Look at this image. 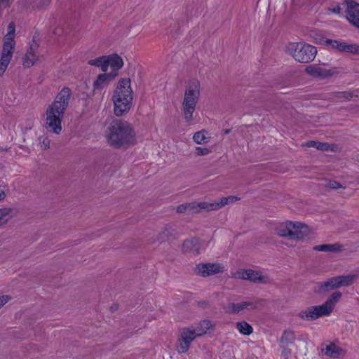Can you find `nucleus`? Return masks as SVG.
Wrapping results in <instances>:
<instances>
[{"instance_id": "1", "label": "nucleus", "mask_w": 359, "mask_h": 359, "mask_svg": "<svg viewBox=\"0 0 359 359\" xmlns=\"http://www.w3.org/2000/svg\"><path fill=\"white\" fill-rule=\"evenodd\" d=\"M71 90L63 88L56 95L54 101L49 104L46 110V129L55 134L62 132V121L68 108Z\"/></svg>"}, {"instance_id": "2", "label": "nucleus", "mask_w": 359, "mask_h": 359, "mask_svg": "<svg viewBox=\"0 0 359 359\" xmlns=\"http://www.w3.org/2000/svg\"><path fill=\"white\" fill-rule=\"evenodd\" d=\"M105 133L109 144L115 147L132 144L136 141L133 128L126 121L112 120L107 127Z\"/></svg>"}, {"instance_id": "3", "label": "nucleus", "mask_w": 359, "mask_h": 359, "mask_svg": "<svg viewBox=\"0 0 359 359\" xmlns=\"http://www.w3.org/2000/svg\"><path fill=\"white\" fill-rule=\"evenodd\" d=\"M133 99V91L131 88L130 79L118 80L114 91L112 100L114 113L116 116H121L130 109Z\"/></svg>"}, {"instance_id": "4", "label": "nucleus", "mask_w": 359, "mask_h": 359, "mask_svg": "<svg viewBox=\"0 0 359 359\" xmlns=\"http://www.w3.org/2000/svg\"><path fill=\"white\" fill-rule=\"evenodd\" d=\"M200 96V83L195 81L190 83L187 87L183 101L182 111L185 122L192 124L194 120V113Z\"/></svg>"}, {"instance_id": "5", "label": "nucleus", "mask_w": 359, "mask_h": 359, "mask_svg": "<svg viewBox=\"0 0 359 359\" xmlns=\"http://www.w3.org/2000/svg\"><path fill=\"white\" fill-rule=\"evenodd\" d=\"M285 52L299 62L308 63L314 60L317 50L305 42H290L285 46Z\"/></svg>"}, {"instance_id": "6", "label": "nucleus", "mask_w": 359, "mask_h": 359, "mask_svg": "<svg viewBox=\"0 0 359 359\" xmlns=\"http://www.w3.org/2000/svg\"><path fill=\"white\" fill-rule=\"evenodd\" d=\"M88 64L91 66L100 67L103 72H107L109 68L111 69L109 74H114L116 77L119 70L124 65L123 60L116 53L98 57L90 60Z\"/></svg>"}, {"instance_id": "7", "label": "nucleus", "mask_w": 359, "mask_h": 359, "mask_svg": "<svg viewBox=\"0 0 359 359\" xmlns=\"http://www.w3.org/2000/svg\"><path fill=\"white\" fill-rule=\"evenodd\" d=\"M316 43H319L327 46L330 49L338 52L346 53L359 54V45L354 43H350L344 40H332V39H319L316 41Z\"/></svg>"}, {"instance_id": "8", "label": "nucleus", "mask_w": 359, "mask_h": 359, "mask_svg": "<svg viewBox=\"0 0 359 359\" xmlns=\"http://www.w3.org/2000/svg\"><path fill=\"white\" fill-rule=\"evenodd\" d=\"M355 275L339 276L329 278L318 284L320 292H327L343 286H348L353 282Z\"/></svg>"}, {"instance_id": "9", "label": "nucleus", "mask_w": 359, "mask_h": 359, "mask_svg": "<svg viewBox=\"0 0 359 359\" xmlns=\"http://www.w3.org/2000/svg\"><path fill=\"white\" fill-rule=\"evenodd\" d=\"M198 337L193 327H184L180 330L177 339V351L179 353H185L188 351L191 343Z\"/></svg>"}, {"instance_id": "10", "label": "nucleus", "mask_w": 359, "mask_h": 359, "mask_svg": "<svg viewBox=\"0 0 359 359\" xmlns=\"http://www.w3.org/2000/svg\"><path fill=\"white\" fill-rule=\"evenodd\" d=\"M231 277L236 279L248 280L256 283H268L270 282L269 276L264 275L259 271L252 269H239L233 273Z\"/></svg>"}, {"instance_id": "11", "label": "nucleus", "mask_w": 359, "mask_h": 359, "mask_svg": "<svg viewBox=\"0 0 359 359\" xmlns=\"http://www.w3.org/2000/svg\"><path fill=\"white\" fill-rule=\"evenodd\" d=\"M225 271V265L220 262L199 263L194 269L195 273L203 278L222 273Z\"/></svg>"}, {"instance_id": "12", "label": "nucleus", "mask_w": 359, "mask_h": 359, "mask_svg": "<svg viewBox=\"0 0 359 359\" xmlns=\"http://www.w3.org/2000/svg\"><path fill=\"white\" fill-rule=\"evenodd\" d=\"M41 57V51L39 48V39L34 36L33 39L29 44V48L23 57V66L25 67H32Z\"/></svg>"}, {"instance_id": "13", "label": "nucleus", "mask_w": 359, "mask_h": 359, "mask_svg": "<svg viewBox=\"0 0 359 359\" xmlns=\"http://www.w3.org/2000/svg\"><path fill=\"white\" fill-rule=\"evenodd\" d=\"M305 72L309 76L318 79H328L339 73V69L337 67L327 69L318 65H311L306 67Z\"/></svg>"}, {"instance_id": "14", "label": "nucleus", "mask_w": 359, "mask_h": 359, "mask_svg": "<svg viewBox=\"0 0 359 359\" xmlns=\"http://www.w3.org/2000/svg\"><path fill=\"white\" fill-rule=\"evenodd\" d=\"M259 300H248L237 303H229L224 309L229 314H238L257 309Z\"/></svg>"}, {"instance_id": "15", "label": "nucleus", "mask_w": 359, "mask_h": 359, "mask_svg": "<svg viewBox=\"0 0 359 359\" xmlns=\"http://www.w3.org/2000/svg\"><path fill=\"white\" fill-rule=\"evenodd\" d=\"M330 313L323 304L311 306L298 313V317L304 320H314L323 316H329Z\"/></svg>"}, {"instance_id": "16", "label": "nucleus", "mask_w": 359, "mask_h": 359, "mask_svg": "<svg viewBox=\"0 0 359 359\" xmlns=\"http://www.w3.org/2000/svg\"><path fill=\"white\" fill-rule=\"evenodd\" d=\"M342 6L345 8L347 20L359 28V4L354 0H344Z\"/></svg>"}, {"instance_id": "17", "label": "nucleus", "mask_w": 359, "mask_h": 359, "mask_svg": "<svg viewBox=\"0 0 359 359\" xmlns=\"http://www.w3.org/2000/svg\"><path fill=\"white\" fill-rule=\"evenodd\" d=\"M290 227L289 237L292 240H300L304 238L309 232V229L306 224L299 222H292Z\"/></svg>"}, {"instance_id": "18", "label": "nucleus", "mask_w": 359, "mask_h": 359, "mask_svg": "<svg viewBox=\"0 0 359 359\" xmlns=\"http://www.w3.org/2000/svg\"><path fill=\"white\" fill-rule=\"evenodd\" d=\"M203 249V242L196 238H192L184 241L182 250L184 252H190L198 255Z\"/></svg>"}, {"instance_id": "19", "label": "nucleus", "mask_w": 359, "mask_h": 359, "mask_svg": "<svg viewBox=\"0 0 359 359\" xmlns=\"http://www.w3.org/2000/svg\"><path fill=\"white\" fill-rule=\"evenodd\" d=\"M191 326L198 337L210 333L215 330V324L208 319L202 320L198 324Z\"/></svg>"}, {"instance_id": "20", "label": "nucleus", "mask_w": 359, "mask_h": 359, "mask_svg": "<svg viewBox=\"0 0 359 359\" xmlns=\"http://www.w3.org/2000/svg\"><path fill=\"white\" fill-rule=\"evenodd\" d=\"M13 53L14 50H10L4 47L2 48L0 57V78L6 72L8 66L13 58Z\"/></svg>"}, {"instance_id": "21", "label": "nucleus", "mask_w": 359, "mask_h": 359, "mask_svg": "<svg viewBox=\"0 0 359 359\" xmlns=\"http://www.w3.org/2000/svg\"><path fill=\"white\" fill-rule=\"evenodd\" d=\"M116 77L114 74L104 72V74H99L93 82V89L102 90L106 88L109 83L113 81Z\"/></svg>"}, {"instance_id": "22", "label": "nucleus", "mask_w": 359, "mask_h": 359, "mask_svg": "<svg viewBox=\"0 0 359 359\" xmlns=\"http://www.w3.org/2000/svg\"><path fill=\"white\" fill-rule=\"evenodd\" d=\"M322 353L328 357L337 358L342 355L344 351L334 343H329L325 345L322 348Z\"/></svg>"}, {"instance_id": "23", "label": "nucleus", "mask_w": 359, "mask_h": 359, "mask_svg": "<svg viewBox=\"0 0 359 359\" xmlns=\"http://www.w3.org/2000/svg\"><path fill=\"white\" fill-rule=\"evenodd\" d=\"M15 34V27L13 22L9 24L8 27V32L4 38L3 47L10 50H14L15 42L14 37Z\"/></svg>"}, {"instance_id": "24", "label": "nucleus", "mask_w": 359, "mask_h": 359, "mask_svg": "<svg viewBox=\"0 0 359 359\" xmlns=\"http://www.w3.org/2000/svg\"><path fill=\"white\" fill-rule=\"evenodd\" d=\"M193 141L197 144H206L210 142L211 135L206 130H201L194 133Z\"/></svg>"}, {"instance_id": "25", "label": "nucleus", "mask_w": 359, "mask_h": 359, "mask_svg": "<svg viewBox=\"0 0 359 359\" xmlns=\"http://www.w3.org/2000/svg\"><path fill=\"white\" fill-rule=\"evenodd\" d=\"M194 212H199L201 210L212 211L218 210L217 201L215 202H194Z\"/></svg>"}, {"instance_id": "26", "label": "nucleus", "mask_w": 359, "mask_h": 359, "mask_svg": "<svg viewBox=\"0 0 359 359\" xmlns=\"http://www.w3.org/2000/svg\"><path fill=\"white\" fill-rule=\"evenodd\" d=\"M313 250L320 252H339L342 251L343 247L339 243L322 244L314 246Z\"/></svg>"}, {"instance_id": "27", "label": "nucleus", "mask_w": 359, "mask_h": 359, "mask_svg": "<svg viewBox=\"0 0 359 359\" xmlns=\"http://www.w3.org/2000/svg\"><path fill=\"white\" fill-rule=\"evenodd\" d=\"M341 297V293L340 292H335L323 304L330 314L332 312L336 303L339 300Z\"/></svg>"}, {"instance_id": "28", "label": "nucleus", "mask_w": 359, "mask_h": 359, "mask_svg": "<svg viewBox=\"0 0 359 359\" xmlns=\"http://www.w3.org/2000/svg\"><path fill=\"white\" fill-rule=\"evenodd\" d=\"M341 297V293L340 292H335L323 304L330 314L332 312L336 303L339 300Z\"/></svg>"}, {"instance_id": "29", "label": "nucleus", "mask_w": 359, "mask_h": 359, "mask_svg": "<svg viewBox=\"0 0 359 359\" xmlns=\"http://www.w3.org/2000/svg\"><path fill=\"white\" fill-rule=\"evenodd\" d=\"M291 226V221H285L278 224L276 228L275 231L276 233L280 237H289L290 227Z\"/></svg>"}, {"instance_id": "30", "label": "nucleus", "mask_w": 359, "mask_h": 359, "mask_svg": "<svg viewBox=\"0 0 359 359\" xmlns=\"http://www.w3.org/2000/svg\"><path fill=\"white\" fill-rule=\"evenodd\" d=\"M236 328L243 335H250L253 332V327L246 321H240L236 323Z\"/></svg>"}, {"instance_id": "31", "label": "nucleus", "mask_w": 359, "mask_h": 359, "mask_svg": "<svg viewBox=\"0 0 359 359\" xmlns=\"http://www.w3.org/2000/svg\"><path fill=\"white\" fill-rule=\"evenodd\" d=\"M28 4L36 10H42L48 8L52 0H27Z\"/></svg>"}, {"instance_id": "32", "label": "nucleus", "mask_w": 359, "mask_h": 359, "mask_svg": "<svg viewBox=\"0 0 359 359\" xmlns=\"http://www.w3.org/2000/svg\"><path fill=\"white\" fill-rule=\"evenodd\" d=\"M240 200V198L233 196H229L227 197H223L220 198L219 200L217 201L218 210L224 207L226 205L234 203L235 202Z\"/></svg>"}, {"instance_id": "33", "label": "nucleus", "mask_w": 359, "mask_h": 359, "mask_svg": "<svg viewBox=\"0 0 359 359\" xmlns=\"http://www.w3.org/2000/svg\"><path fill=\"white\" fill-rule=\"evenodd\" d=\"M12 217V210L8 208H0V226L7 223Z\"/></svg>"}, {"instance_id": "34", "label": "nucleus", "mask_w": 359, "mask_h": 359, "mask_svg": "<svg viewBox=\"0 0 359 359\" xmlns=\"http://www.w3.org/2000/svg\"><path fill=\"white\" fill-rule=\"evenodd\" d=\"M295 336L294 333L292 330H285L283 332L281 337L280 341L285 344H289L293 342L294 340Z\"/></svg>"}, {"instance_id": "35", "label": "nucleus", "mask_w": 359, "mask_h": 359, "mask_svg": "<svg viewBox=\"0 0 359 359\" xmlns=\"http://www.w3.org/2000/svg\"><path fill=\"white\" fill-rule=\"evenodd\" d=\"M332 99L335 102H342L344 100H350L352 97V94L348 92H337L332 95Z\"/></svg>"}, {"instance_id": "36", "label": "nucleus", "mask_w": 359, "mask_h": 359, "mask_svg": "<svg viewBox=\"0 0 359 359\" xmlns=\"http://www.w3.org/2000/svg\"><path fill=\"white\" fill-rule=\"evenodd\" d=\"M177 211L180 213H195L194 203L182 204L177 208Z\"/></svg>"}, {"instance_id": "37", "label": "nucleus", "mask_w": 359, "mask_h": 359, "mask_svg": "<svg viewBox=\"0 0 359 359\" xmlns=\"http://www.w3.org/2000/svg\"><path fill=\"white\" fill-rule=\"evenodd\" d=\"M50 140L46 136H41L39 138V146L43 150L48 149L50 147Z\"/></svg>"}, {"instance_id": "38", "label": "nucleus", "mask_w": 359, "mask_h": 359, "mask_svg": "<svg viewBox=\"0 0 359 359\" xmlns=\"http://www.w3.org/2000/svg\"><path fill=\"white\" fill-rule=\"evenodd\" d=\"M343 8L345 9L342 4H334L328 8V11L334 14H339Z\"/></svg>"}, {"instance_id": "39", "label": "nucleus", "mask_w": 359, "mask_h": 359, "mask_svg": "<svg viewBox=\"0 0 359 359\" xmlns=\"http://www.w3.org/2000/svg\"><path fill=\"white\" fill-rule=\"evenodd\" d=\"M196 151L198 156H205L209 154L211 152V150L207 147H197L196 148Z\"/></svg>"}, {"instance_id": "40", "label": "nucleus", "mask_w": 359, "mask_h": 359, "mask_svg": "<svg viewBox=\"0 0 359 359\" xmlns=\"http://www.w3.org/2000/svg\"><path fill=\"white\" fill-rule=\"evenodd\" d=\"M11 299V297L7 294L0 296V309Z\"/></svg>"}, {"instance_id": "41", "label": "nucleus", "mask_w": 359, "mask_h": 359, "mask_svg": "<svg viewBox=\"0 0 359 359\" xmlns=\"http://www.w3.org/2000/svg\"><path fill=\"white\" fill-rule=\"evenodd\" d=\"M325 187L333 189H337L340 188L341 185L339 182H337L336 181H329L325 184Z\"/></svg>"}, {"instance_id": "42", "label": "nucleus", "mask_w": 359, "mask_h": 359, "mask_svg": "<svg viewBox=\"0 0 359 359\" xmlns=\"http://www.w3.org/2000/svg\"><path fill=\"white\" fill-rule=\"evenodd\" d=\"M329 145L326 143L319 142L318 143L317 149L319 150L325 151L327 150Z\"/></svg>"}, {"instance_id": "43", "label": "nucleus", "mask_w": 359, "mask_h": 359, "mask_svg": "<svg viewBox=\"0 0 359 359\" xmlns=\"http://www.w3.org/2000/svg\"><path fill=\"white\" fill-rule=\"evenodd\" d=\"M318 143V142L310 141V142H308L306 143V146H307L309 147H316L317 148Z\"/></svg>"}, {"instance_id": "44", "label": "nucleus", "mask_w": 359, "mask_h": 359, "mask_svg": "<svg viewBox=\"0 0 359 359\" xmlns=\"http://www.w3.org/2000/svg\"><path fill=\"white\" fill-rule=\"evenodd\" d=\"M6 196L5 192L4 190L0 189V201H2Z\"/></svg>"}, {"instance_id": "45", "label": "nucleus", "mask_w": 359, "mask_h": 359, "mask_svg": "<svg viewBox=\"0 0 359 359\" xmlns=\"http://www.w3.org/2000/svg\"><path fill=\"white\" fill-rule=\"evenodd\" d=\"M290 353V351L287 349H284L282 352V354L284 357H286Z\"/></svg>"}]
</instances>
